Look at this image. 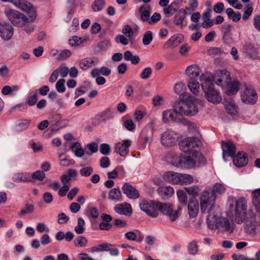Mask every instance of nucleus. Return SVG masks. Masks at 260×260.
Returning a JSON list of instances; mask_svg holds the SVG:
<instances>
[{"mask_svg":"<svg viewBox=\"0 0 260 260\" xmlns=\"http://www.w3.org/2000/svg\"><path fill=\"white\" fill-rule=\"evenodd\" d=\"M141 210L151 217H156L159 211L167 216L172 221H175L180 215L182 207L179 206L177 210H174L173 205L170 203H161L151 201H142L139 204Z\"/></svg>","mask_w":260,"mask_h":260,"instance_id":"obj_1","label":"nucleus"},{"mask_svg":"<svg viewBox=\"0 0 260 260\" xmlns=\"http://www.w3.org/2000/svg\"><path fill=\"white\" fill-rule=\"evenodd\" d=\"M189 155H174L173 156L172 164L178 168H192L205 164V160L202 154L194 150Z\"/></svg>","mask_w":260,"mask_h":260,"instance_id":"obj_2","label":"nucleus"},{"mask_svg":"<svg viewBox=\"0 0 260 260\" xmlns=\"http://www.w3.org/2000/svg\"><path fill=\"white\" fill-rule=\"evenodd\" d=\"M229 214L235 215V221L237 223L243 222L245 219L247 212V201L244 197H240L238 200L230 196L227 202Z\"/></svg>","mask_w":260,"mask_h":260,"instance_id":"obj_3","label":"nucleus"},{"mask_svg":"<svg viewBox=\"0 0 260 260\" xmlns=\"http://www.w3.org/2000/svg\"><path fill=\"white\" fill-rule=\"evenodd\" d=\"M201 85L207 101L213 104L219 103L221 101V96L219 92L215 89L214 84L210 77L202 74L199 77Z\"/></svg>","mask_w":260,"mask_h":260,"instance_id":"obj_4","label":"nucleus"},{"mask_svg":"<svg viewBox=\"0 0 260 260\" xmlns=\"http://www.w3.org/2000/svg\"><path fill=\"white\" fill-rule=\"evenodd\" d=\"M199 104L196 99L189 98L186 100H181L176 102L175 105V110L180 114L194 116L199 112Z\"/></svg>","mask_w":260,"mask_h":260,"instance_id":"obj_5","label":"nucleus"},{"mask_svg":"<svg viewBox=\"0 0 260 260\" xmlns=\"http://www.w3.org/2000/svg\"><path fill=\"white\" fill-rule=\"evenodd\" d=\"M215 196L210 193V189L205 190L200 197L201 210L203 213H209L215 206Z\"/></svg>","mask_w":260,"mask_h":260,"instance_id":"obj_6","label":"nucleus"},{"mask_svg":"<svg viewBox=\"0 0 260 260\" xmlns=\"http://www.w3.org/2000/svg\"><path fill=\"white\" fill-rule=\"evenodd\" d=\"M5 14L15 26L22 27L26 23H28L29 19L17 11L6 8L5 10Z\"/></svg>","mask_w":260,"mask_h":260,"instance_id":"obj_7","label":"nucleus"},{"mask_svg":"<svg viewBox=\"0 0 260 260\" xmlns=\"http://www.w3.org/2000/svg\"><path fill=\"white\" fill-rule=\"evenodd\" d=\"M201 145V142L196 137H189L181 141L179 144V149L187 153H192L198 149Z\"/></svg>","mask_w":260,"mask_h":260,"instance_id":"obj_8","label":"nucleus"},{"mask_svg":"<svg viewBox=\"0 0 260 260\" xmlns=\"http://www.w3.org/2000/svg\"><path fill=\"white\" fill-rule=\"evenodd\" d=\"M206 222L208 228H230L231 223L228 219L223 217H216L209 215Z\"/></svg>","mask_w":260,"mask_h":260,"instance_id":"obj_9","label":"nucleus"},{"mask_svg":"<svg viewBox=\"0 0 260 260\" xmlns=\"http://www.w3.org/2000/svg\"><path fill=\"white\" fill-rule=\"evenodd\" d=\"M212 81L221 86H226L231 81L230 74L225 70L216 71L212 77Z\"/></svg>","mask_w":260,"mask_h":260,"instance_id":"obj_10","label":"nucleus"},{"mask_svg":"<svg viewBox=\"0 0 260 260\" xmlns=\"http://www.w3.org/2000/svg\"><path fill=\"white\" fill-rule=\"evenodd\" d=\"M178 141L177 134L171 130H167L160 136L161 144L165 147L174 145Z\"/></svg>","mask_w":260,"mask_h":260,"instance_id":"obj_11","label":"nucleus"},{"mask_svg":"<svg viewBox=\"0 0 260 260\" xmlns=\"http://www.w3.org/2000/svg\"><path fill=\"white\" fill-rule=\"evenodd\" d=\"M242 101L246 104H254L257 101V94L253 88L246 87L241 95Z\"/></svg>","mask_w":260,"mask_h":260,"instance_id":"obj_12","label":"nucleus"},{"mask_svg":"<svg viewBox=\"0 0 260 260\" xmlns=\"http://www.w3.org/2000/svg\"><path fill=\"white\" fill-rule=\"evenodd\" d=\"M221 147L222 150V157L225 160V157H233L236 153V147L231 141H222Z\"/></svg>","mask_w":260,"mask_h":260,"instance_id":"obj_13","label":"nucleus"},{"mask_svg":"<svg viewBox=\"0 0 260 260\" xmlns=\"http://www.w3.org/2000/svg\"><path fill=\"white\" fill-rule=\"evenodd\" d=\"M154 123V120H152L142 131L141 137L145 144L150 143L152 140Z\"/></svg>","mask_w":260,"mask_h":260,"instance_id":"obj_14","label":"nucleus"},{"mask_svg":"<svg viewBox=\"0 0 260 260\" xmlns=\"http://www.w3.org/2000/svg\"><path fill=\"white\" fill-rule=\"evenodd\" d=\"M132 141L128 139L124 140L121 142H118L115 144V150L120 156L124 157L129 152V147Z\"/></svg>","mask_w":260,"mask_h":260,"instance_id":"obj_15","label":"nucleus"},{"mask_svg":"<svg viewBox=\"0 0 260 260\" xmlns=\"http://www.w3.org/2000/svg\"><path fill=\"white\" fill-rule=\"evenodd\" d=\"M13 35V28L9 23L0 22V36L4 40H9Z\"/></svg>","mask_w":260,"mask_h":260,"instance_id":"obj_16","label":"nucleus"},{"mask_svg":"<svg viewBox=\"0 0 260 260\" xmlns=\"http://www.w3.org/2000/svg\"><path fill=\"white\" fill-rule=\"evenodd\" d=\"M122 190L129 199H136L139 197V191L128 183H124Z\"/></svg>","mask_w":260,"mask_h":260,"instance_id":"obj_17","label":"nucleus"},{"mask_svg":"<svg viewBox=\"0 0 260 260\" xmlns=\"http://www.w3.org/2000/svg\"><path fill=\"white\" fill-rule=\"evenodd\" d=\"M182 0H175L171 4L163 9V12L167 17H170L178 11Z\"/></svg>","mask_w":260,"mask_h":260,"instance_id":"obj_18","label":"nucleus"},{"mask_svg":"<svg viewBox=\"0 0 260 260\" xmlns=\"http://www.w3.org/2000/svg\"><path fill=\"white\" fill-rule=\"evenodd\" d=\"M177 114H179L175 110V106L174 109H169L162 112V121L165 123H169L171 121L177 122Z\"/></svg>","mask_w":260,"mask_h":260,"instance_id":"obj_19","label":"nucleus"},{"mask_svg":"<svg viewBox=\"0 0 260 260\" xmlns=\"http://www.w3.org/2000/svg\"><path fill=\"white\" fill-rule=\"evenodd\" d=\"M232 158L234 164L239 168L245 166L248 163L247 156L243 152H239L236 156Z\"/></svg>","mask_w":260,"mask_h":260,"instance_id":"obj_20","label":"nucleus"},{"mask_svg":"<svg viewBox=\"0 0 260 260\" xmlns=\"http://www.w3.org/2000/svg\"><path fill=\"white\" fill-rule=\"evenodd\" d=\"M162 178L167 182L173 184H179V173H178L168 171L164 173Z\"/></svg>","mask_w":260,"mask_h":260,"instance_id":"obj_21","label":"nucleus"},{"mask_svg":"<svg viewBox=\"0 0 260 260\" xmlns=\"http://www.w3.org/2000/svg\"><path fill=\"white\" fill-rule=\"evenodd\" d=\"M114 211L121 215L131 214L132 212L131 205L126 203L117 204L114 207Z\"/></svg>","mask_w":260,"mask_h":260,"instance_id":"obj_22","label":"nucleus"},{"mask_svg":"<svg viewBox=\"0 0 260 260\" xmlns=\"http://www.w3.org/2000/svg\"><path fill=\"white\" fill-rule=\"evenodd\" d=\"M189 9V8H187L186 9H180L178 10L176 12L174 17L173 22L177 26H182L183 21L185 18L186 16V11L187 10Z\"/></svg>","mask_w":260,"mask_h":260,"instance_id":"obj_23","label":"nucleus"},{"mask_svg":"<svg viewBox=\"0 0 260 260\" xmlns=\"http://www.w3.org/2000/svg\"><path fill=\"white\" fill-rule=\"evenodd\" d=\"M160 197L164 200H168L171 198L174 193L173 187L170 186H161L157 189Z\"/></svg>","mask_w":260,"mask_h":260,"instance_id":"obj_24","label":"nucleus"},{"mask_svg":"<svg viewBox=\"0 0 260 260\" xmlns=\"http://www.w3.org/2000/svg\"><path fill=\"white\" fill-rule=\"evenodd\" d=\"M151 7L149 5L143 4L139 8L140 19L143 22H148L150 15Z\"/></svg>","mask_w":260,"mask_h":260,"instance_id":"obj_25","label":"nucleus"},{"mask_svg":"<svg viewBox=\"0 0 260 260\" xmlns=\"http://www.w3.org/2000/svg\"><path fill=\"white\" fill-rule=\"evenodd\" d=\"M199 204L196 200L190 201L188 204V211L190 217H196L199 212Z\"/></svg>","mask_w":260,"mask_h":260,"instance_id":"obj_26","label":"nucleus"},{"mask_svg":"<svg viewBox=\"0 0 260 260\" xmlns=\"http://www.w3.org/2000/svg\"><path fill=\"white\" fill-rule=\"evenodd\" d=\"M212 11L211 9L208 8L207 11L204 12L202 15V19L204 22L202 24L203 28H210L214 25V21L210 19V13Z\"/></svg>","mask_w":260,"mask_h":260,"instance_id":"obj_27","label":"nucleus"},{"mask_svg":"<svg viewBox=\"0 0 260 260\" xmlns=\"http://www.w3.org/2000/svg\"><path fill=\"white\" fill-rule=\"evenodd\" d=\"M108 198L112 201L120 202L122 200L121 192L119 188L111 189L108 194Z\"/></svg>","mask_w":260,"mask_h":260,"instance_id":"obj_28","label":"nucleus"},{"mask_svg":"<svg viewBox=\"0 0 260 260\" xmlns=\"http://www.w3.org/2000/svg\"><path fill=\"white\" fill-rule=\"evenodd\" d=\"M252 204L256 211L260 213V188L252 191Z\"/></svg>","mask_w":260,"mask_h":260,"instance_id":"obj_29","label":"nucleus"},{"mask_svg":"<svg viewBox=\"0 0 260 260\" xmlns=\"http://www.w3.org/2000/svg\"><path fill=\"white\" fill-rule=\"evenodd\" d=\"M187 86L190 91L196 95H200V84L198 82L191 79L187 83Z\"/></svg>","mask_w":260,"mask_h":260,"instance_id":"obj_30","label":"nucleus"},{"mask_svg":"<svg viewBox=\"0 0 260 260\" xmlns=\"http://www.w3.org/2000/svg\"><path fill=\"white\" fill-rule=\"evenodd\" d=\"M98 59H96V62ZM95 61L91 58H86L82 59L79 62V67L83 70H86L88 68L94 66Z\"/></svg>","mask_w":260,"mask_h":260,"instance_id":"obj_31","label":"nucleus"},{"mask_svg":"<svg viewBox=\"0 0 260 260\" xmlns=\"http://www.w3.org/2000/svg\"><path fill=\"white\" fill-rule=\"evenodd\" d=\"M210 193L215 196V199L218 196L223 193L225 191V187L220 183H215L211 190Z\"/></svg>","mask_w":260,"mask_h":260,"instance_id":"obj_32","label":"nucleus"},{"mask_svg":"<svg viewBox=\"0 0 260 260\" xmlns=\"http://www.w3.org/2000/svg\"><path fill=\"white\" fill-rule=\"evenodd\" d=\"M71 149L74 152L75 155L78 157H81L85 153V151L82 148L81 144L79 142L74 143L71 146Z\"/></svg>","mask_w":260,"mask_h":260,"instance_id":"obj_33","label":"nucleus"},{"mask_svg":"<svg viewBox=\"0 0 260 260\" xmlns=\"http://www.w3.org/2000/svg\"><path fill=\"white\" fill-rule=\"evenodd\" d=\"M187 252L192 255H196L199 251V246L196 240H192L188 243L187 246Z\"/></svg>","mask_w":260,"mask_h":260,"instance_id":"obj_34","label":"nucleus"},{"mask_svg":"<svg viewBox=\"0 0 260 260\" xmlns=\"http://www.w3.org/2000/svg\"><path fill=\"white\" fill-rule=\"evenodd\" d=\"M193 181V177L187 174L179 173V184H189L191 183Z\"/></svg>","mask_w":260,"mask_h":260,"instance_id":"obj_35","label":"nucleus"},{"mask_svg":"<svg viewBox=\"0 0 260 260\" xmlns=\"http://www.w3.org/2000/svg\"><path fill=\"white\" fill-rule=\"evenodd\" d=\"M13 180L15 182H27L29 181L30 174L27 173H18L14 175Z\"/></svg>","mask_w":260,"mask_h":260,"instance_id":"obj_36","label":"nucleus"},{"mask_svg":"<svg viewBox=\"0 0 260 260\" xmlns=\"http://www.w3.org/2000/svg\"><path fill=\"white\" fill-rule=\"evenodd\" d=\"M185 73L188 76H192L193 77L201 76H200V69L196 65H191L188 67L186 69Z\"/></svg>","mask_w":260,"mask_h":260,"instance_id":"obj_37","label":"nucleus"},{"mask_svg":"<svg viewBox=\"0 0 260 260\" xmlns=\"http://www.w3.org/2000/svg\"><path fill=\"white\" fill-rule=\"evenodd\" d=\"M226 86H228L226 93L228 95H233L238 91L239 83L237 81H234L233 82L230 81Z\"/></svg>","mask_w":260,"mask_h":260,"instance_id":"obj_38","label":"nucleus"},{"mask_svg":"<svg viewBox=\"0 0 260 260\" xmlns=\"http://www.w3.org/2000/svg\"><path fill=\"white\" fill-rule=\"evenodd\" d=\"M225 108L228 113L232 115H236L238 112V107L233 101L226 102Z\"/></svg>","mask_w":260,"mask_h":260,"instance_id":"obj_39","label":"nucleus"},{"mask_svg":"<svg viewBox=\"0 0 260 260\" xmlns=\"http://www.w3.org/2000/svg\"><path fill=\"white\" fill-rule=\"evenodd\" d=\"M174 89L175 92L178 94L180 97L184 98L186 90L185 84L182 82L177 83L175 85Z\"/></svg>","mask_w":260,"mask_h":260,"instance_id":"obj_40","label":"nucleus"},{"mask_svg":"<svg viewBox=\"0 0 260 260\" xmlns=\"http://www.w3.org/2000/svg\"><path fill=\"white\" fill-rule=\"evenodd\" d=\"M38 100V93L36 90L32 91L28 95L26 99V103L30 106L35 105Z\"/></svg>","mask_w":260,"mask_h":260,"instance_id":"obj_41","label":"nucleus"},{"mask_svg":"<svg viewBox=\"0 0 260 260\" xmlns=\"http://www.w3.org/2000/svg\"><path fill=\"white\" fill-rule=\"evenodd\" d=\"M13 4L24 11L27 10L28 7L31 5L30 3L25 0H13Z\"/></svg>","mask_w":260,"mask_h":260,"instance_id":"obj_42","label":"nucleus"},{"mask_svg":"<svg viewBox=\"0 0 260 260\" xmlns=\"http://www.w3.org/2000/svg\"><path fill=\"white\" fill-rule=\"evenodd\" d=\"M226 13L230 19H232L234 22H238L241 18V15L240 12L235 13L234 10L232 8H228Z\"/></svg>","mask_w":260,"mask_h":260,"instance_id":"obj_43","label":"nucleus"},{"mask_svg":"<svg viewBox=\"0 0 260 260\" xmlns=\"http://www.w3.org/2000/svg\"><path fill=\"white\" fill-rule=\"evenodd\" d=\"M178 37L174 36H172L165 44V47H170L171 48H174L177 46L180 42L181 40L182 39V36H180L179 40H178Z\"/></svg>","mask_w":260,"mask_h":260,"instance_id":"obj_44","label":"nucleus"},{"mask_svg":"<svg viewBox=\"0 0 260 260\" xmlns=\"http://www.w3.org/2000/svg\"><path fill=\"white\" fill-rule=\"evenodd\" d=\"M85 149L88 150L85 151V153L90 156L98 151V145L95 142L88 144L85 146Z\"/></svg>","mask_w":260,"mask_h":260,"instance_id":"obj_45","label":"nucleus"},{"mask_svg":"<svg viewBox=\"0 0 260 260\" xmlns=\"http://www.w3.org/2000/svg\"><path fill=\"white\" fill-rule=\"evenodd\" d=\"M105 0H94L92 5V9L94 12L100 11L105 7Z\"/></svg>","mask_w":260,"mask_h":260,"instance_id":"obj_46","label":"nucleus"},{"mask_svg":"<svg viewBox=\"0 0 260 260\" xmlns=\"http://www.w3.org/2000/svg\"><path fill=\"white\" fill-rule=\"evenodd\" d=\"M179 203L182 206H185L187 201V197L185 191L178 190L177 192Z\"/></svg>","mask_w":260,"mask_h":260,"instance_id":"obj_47","label":"nucleus"},{"mask_svg":"<svg viewBox=\"0 0 260 260\" xmlns=\"http://www.w3.org/2000/svg\"><path fill=\"white\" fill-rule=\"evenodd\" d=\"M25 12H27L28 14L29 17L27 18L29 19L28 23L30 22H32L35 20L37 16L36 11V9L32 6L31 4L29 7H28L27 10L25 11Z\"/></svg>","mask_w":260,"mask_h":260,"instance_id":"obj_48","label":"nucleus"},{"mask_svg":"<svg viewBox=\"0 0 260 260\" xmlns=\"http://www.w3.org/2000/svg\"><path fill=\"white\" fill-rule=\"evenodd\" d=\"M55 70L57 71L58 74H59L62 78L67 77L69 72V68L63 64H62Z\"/></svg>","mask_w":260,"mask_h":260,"instance_id":"obj_49","label":"nucleus"},{"mask_svg":"<svg viewBox=\"0 0 260 260\" xmlns=\"http://www.w3.org/2000/svg\"><path fill=\"white\" fill-rule=\"evenodd\" d=\"M152 40V33L150 30L146 31L143 36V43L145 45L150 44Z\"/></svg>","mask_w":260,"mask_h":260,"instance_id":"obj_50","label":"nucleus"},{"mask_svg":"<svg viewBox=\"0 0 260 260\" xmlns=\"http://www.w3.org/2000/svg\"><path fill=\"white\" fill-rule=\"evenodd\" d=\"M152 69L150 67H146L144 68L140 74V77L143 80L148 79L152 74Z\"/></svg>","mask_w":260,"mask_h":260,"instance_id":"obj_51","label":"nucleus"},{"mask_svg":"<svg viewBox=\"0 0 260 260\" xmlns=\"http://www.w3.org/2000/svg\"><path fill=\"white\" fill-rule=\"evenodd\" d=\"M65 80L63 79H59L56 83L55 88L57 91L59 93L64 92L66 90L64 86Z\"/></svg>","mask_w":260,"mask_h":260,"instance_id":"obj_52","label":"nucleus"},{"mask_svg":"<svg viewBox=\"0 0 260 260\" xmlns=\"http://www.w3.org/2000/svg\"><path fill=\"white\" fill-rule=\"evenodd\" d=\"M30 123L29 120L23 119L20 120L17 125L18 131H23L27 128Z\"/></svg>","mask_w":260,"mask_h":260,"instance_id":"obj_53","label":"nucleus"},{"mask_svg":"<svg viewBox=\"0 0 260 260\" xmlns=\"http://www.w3.org/2000/svg\"><path fill=\"white\" fill-rule=\"evenodd\" d=\"M45 177V174L43 171L38 170L34 172L31 175L33 179H37L42 181Z\"/></svg>","mask_w":260,"mask_h":260,"instance_id":"obj_54","label":"nucleus"},{"mask_svg":"<svg viewBox=\"0 0 260 260\" xmlns=\"http://www.w3.org/2000/svg\"><path fill=\"white\" fill-rule=\"evenodd\" d=\"M185 190L189 194L193 197H196L199 194L200 189L199 187L196 186H190L189 187H186Z\"/></svg>","mask_w":260,"mask_h":260,"instance_id":"obj_55","label":"nucleus"},{"mask_svg":"<svg viewBox=\"0 0 260 260\" xmlns=\"http://www.w3.org/2000/svg\"><path fill=\"white\" fill-rule=\"evenodd\" d=\"M93 172V169L91 167H86L82 168L80 170V174L84 177L89 176Z\"/></svg>","mask_w":260,"mask_h":260,"instance_id":"obj_56","label":"nucleus"},{"mask_svg":"<svg viewBox=\"0 0 260 260\" xmlns=\"http://www.w3.org/2000/svg\"><path fill=\"white\" fill-rule=\"evenodd\" d=\"M75 245L80 247H84L87 243V239L83 236H79L74 241Z\"/></svg>","mask_w":260,"mask_h":260,"instance_id":"obj_57","label":"nucleus"},{"mask_svg":"<svg viewBox=\"0 0 260 260\" xmlns=\"http://www.w3.org/2000/svg\"><path fill=\"white\" fill-rule=\"evenodd\" d=\"M249 215L250 217H247L246 219V223L247 225H249L251 226H256L257 225L256 223L258 221L256 220L255 217L252 213H250Z\"/></svg>","mask_w":260,"mask_h":260,"instance_id":"obj_58","label":"nucleus"},{"mask_svg":"<svg viewBox=\"0 0 260 260\" xmlns=\"http://www.w3.org/2000/svg\"><path fill=\"white\" fill-rule=\"evenodd\" d=\"M160 14L159 13L155 12L151 16L150 18L149 17L148 23L150 25H152L160 20Z\"/></svg>","mask_w":260,"mask_h":260,"instance_id":"obj_59","label":"nucleus"},{"mask_svg":"<svg viewBox=\"0 0 260 260\" xmlns=\"http://www.w3.org/2000/svg\"><path fill=\"white\" fill-rule=\"evenodd\" d=\"M100 151L102 154L107 155L110 153V147L108 144H102L100 145Z\"/></svg>","mask_w":260,"mask_h":260,"instance_id":"obj_60","label":"nucleus"},{"mask_svg":"<svg viewBox=\"0 0 260 260\" xmlns=\"http://www.w3.org/2000/svg\"><path fill=\"white\" fill-rule=\"evenodd\" d=\"M123 125L124 127L129 131H133L135 128V125L131 119H127L124 121Z\"/></svg>","mask_w":260,"mask_h":260,"instance_id":"obj_61","label":"nucleus"},{"mask_svg":"<svg viewBox=\"0 0 260 260\" xmlns=\"http://www.w3.org/2000/svg\"><path fill=\"white\" fill-rule=\"evenodd\" d=\"M34 209V206L32 205H26L24 208H23L20 212V215H23L25 214L31 213Z\"/></svg>","mask_w":260,"mask_h":260,"instance_id":"obj_62","label":"nucleus"},{"mask_svg":"<svg viewBox=\"0 0 260 260\" xmlns=\"http://www.w3.org/2000/svg\"><path fill=\"white\" fill-rule=\"evenodd\" d=\"M253 12V8L251 6H247L246 10H245L244 12L243 15L242 16V19L244 20H246L248 19L250 16L251 15Z\"/></svg>","mask_w":260,"mask_h":260,"instance_id":"obj_63","label":"nucleus"},{"mask_svg":"<svg viewBox=\"0 0 260 260\" xmlns=\"http://www.w3.org/2000/svg\"><path fill=\"white\" fill-rule=\"evenodd\" d=\"M114 112L110 109L105 110L102 113V115L104 117V120L113 117Z\"/></svg>","mask_w":260,"mask_h":260,"instance_id":"obj_64","label":"nucleus"}]
</instances>
